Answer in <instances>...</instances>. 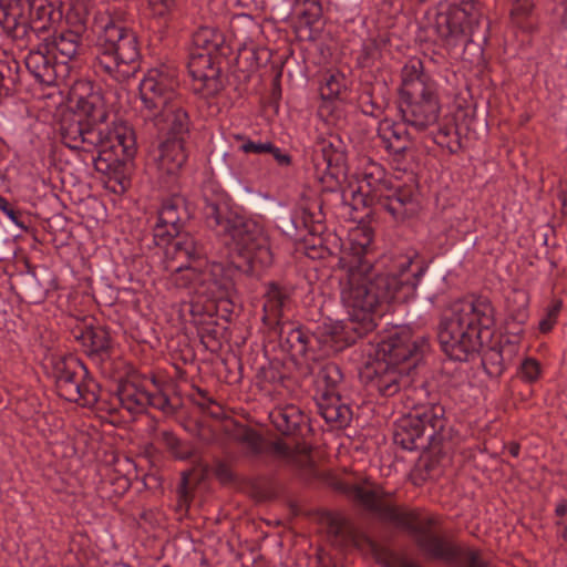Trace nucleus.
Returning <instances> with one entry per match:
<instances>
[{
    "instance_id": "obj_58",
    "label": "nucleus",
    "mask_w": 567,
    "mask_h": 567,
    "mask_svg": "<svg viewBox=\"0 0 567 567\" xmlns=\"http://www.w3.org/2000/svg\"><path fill=\"white\" fill-rule=\"evenodd\" d=\"M28 2H33V0H28ZM45 2H61V0H44Z\"/></svg>"
},
{
    "instance_id": "obj_34",
    "label": "nucleus",
    "mask_w": 567,
    "mask_h": 567,
    "mask_svg": "<svg viewBox=\"0 0 567 567\" xmlns=\"http://www.w3.org/2000/svg\"><path fill=\"white\" fill-rule=\"evenodd\" d=\"M189 75L192 76L194 92L204 97L216 96L225 87V80L221 72L219 74L196 73Z\"/></svg>"
},
{
    "instance_id": "obj_42",
    "label": "nucleus",
    "mask_w": 567,
    "mask_h": 567,
    "mask_svg": "<svg viewBox=\"0 0 567 567\" xmlns=\"http://www.w3.org/2000/svg\"><path fill=\"white\" fill-rule=\"evenodd\" d=\"M344 87L343 78L339 74H328L320 85V95L323 100H333Z\"/></svg>"
},
{
    "instance_id": "obj_47",
    "label": "nucleus",
    "mask_w": 567,
    "mask_h": 567,
    "mask_svg": "<svg viewBox=\"0 0 567 567\" xmlns=\"http://www.w3.org/2000/svg\"><path fill=\"white\" fill-rule=\"evenodd\" d=\"M0 210L18 227L27 229L22 214L17 210L4 197L0 196Z\"/></svg>"
},
{
    "instance_id": "obj_25",
    "label": "nucleus",
    "mask_w": 567,
    "mask_h": 567,
    "mask_svg": "<svg viewBox=\"0 0 567 567\" xmlns=\"http://www.w3.org/2000/svg\"><path fill=\"white\" fill-rule=\"evenodd\" d=\"M48 38L52 54L61 58L58 63H63L62 70L66 74L69 71L68 61L74 60L83 49L82 35L78 31L64 30L53 35L49 33Z\"/></svg>"
},
{
    "instance_id": "obj_35",
    "label": "nucleus",
    "mask_w": 567,
    "mask_h": 567,
    "mask_svg": "<svg viewBox=\"0 0 567 567\" xmlns=\"http://www.w3.org/2000/svg\"><path fill=\"white\" fill-rule=\"evenodd\" d=\"M287 299V293L279 286L270 284L265 293L264 320L278 321Z\"/></svg>"
},
{
    "instance_id": "obj_6",
    "label": "nucleus",
    "mask_w": 567,
    "mask_h": 567,
    "mask_svg": "<svg viewBox=\"0 0 567 567\" xmlns=\"http://www.w3.org/2000/svg\"><path fill=\"white\" fill-rule=\"evenodd\" d=\"M125 19L120 6L109 4L94 13L92 24L96 35L94 71L120 83L133 78L140 68L137 37Z\"/></svg>"
},
{
    "instance_id": "obj_23",
    "label": "nucleus",
    "mask_w": 567,
    "mask_h": 567,
    "mask_svg": "<svg viewBox=\"0 0 567 567\" xmlns=\"http://www.w3.org/2000/svg\"><path fill=\"white\" fill-rule=\"evenodd\" d=\"M378 136L394 161L402 162L410 150L411 142L406 128L399 123L383 120L379 123Z\"/></svg>"
},
{
    "instance_id": "obj_16",
    "label": "nucleus",
    "mask_w": 567,
    "mask_h": 567,
    "mask_svg": "<svg viewBox=\"0 0 567 567\" xmlns=\"http://www.w3.org/2000/svg\"><path fill=\"white\" fill-rule=\"evenodd\" d=\"M143 130L156 138L187 140L190 120L182 102L140 115Z\"/></svg>"
},
{
    "instance_id": "obj_39",
    "label": "nucleus",
    "mask_w": 567,
    "mask_h": 567,
    "mask_svg": "<svg viewBox=\"0 0 567 567\" xmlns=\"http://www.w3.org/2000/svg\"><path fill=\"white\" fill-rule=\"evenodd\" d=\"M235 440L251 454H258L262 451V437L252 429L245 426L239 427L235 433Z\"/></svg>"
},
{
    "instance_id": "obj_26",
    "label": "nucleus",
    "mask_w": 567,
    "mask_h": 567,
    "mask_svg": "<svg viewBox=\"0 0 567 567\" xmlns=\"http://www.w3.org/2000/svg\"><path fill=\"white\" fill-rule=\"evenodd\" d=\"M528 293L524 290H514L506 299V326L509 332L519 334L523 324L528 319Z\"/></svg>"
},
{
    "instance_id": "obj_43",
    "label": "nucleus",
    "mask_w": 567,
    "mask_h": 567,
    "mask_svg": "<svg viewBox=\"0 0 567 567\" xmlns=\"http://www.w3.org/2000/svg\"><path fill=\"white\" fill-rule=\"evenodd\" d=\"M563 301L560 299H553L546 308L545 317L539 321V330L544 333L549 332L557 322L558 315L561 310Z\"/></svg>"
},
{
    "instance_id": "obj_28",
    "label": "nucleus",
    "mask_w": 567,
    "mask_h": 567,
    "mask_svg": "<svg viewBox=\"0 0 567 567\" xmlns=\"http://www.w3.org/2000/svg\"><path fill=\"white\" fill-rule=\"evenodd\" d=\"M117 398L123 409L137 414L148 406L150 391L135 382H125L118 386Z\"/></svg>"
},
{
    "instance_id": "obj_10",
    "label": "nucleus",
    "mask_w": 567,
    "mask_h": 567,
    "mask_svg": "<svg viewBox=\"0 0 567 567\" xmlns=\"http://www.w3.org/2000/svg\"><path fill=\"white\" fill-rule=\"evenodd\" d=\"M51 375L62 399L92 408L99 400L100 385L81 360L73 355L52 359Z\"/></svg>"
},
{
    "instance_id": "obj_41",
    "label": "nucleus",
    "mask_w": 567,
    "mask_h": 567,
    "mask_svg": "<svg viewBox=\"0 0 567 567\" xmlns=\"http://www.w3.org/2000/svg\"><path fill=\"white\" fill-rule=\"evenodd\" d=\"M176 7V0H147V8L153 18L169 21Z\"/></svg>"
},
{
    "instance_id": "obj_59",
    "label": "nucleus",
    "mask_w": 567,
    "mask_h": 567,
    "mask_svg": "<svg viewBox=\"0 0 567 567\" xmlns=\"http://www.w3.org/2000/svg\"><path fill=\"white\" fill-rule=\"evenodd\" d=\"M80 21H81V23H83V24H84V23H85V17H82V18L80 19Z\"/></svg>"
},
{
    "instance_id": "obj_20",
    "label": "nucleus",
    "mask_w": 567,
    "mask_h": 567,
    "mask_svg": "<svg viewBox=\"0 0 567 567\" xmlns=\"http://www.w3.org/2000/svg\"><path fill=\"white\" fill-rule=\"evenodd\" d=\"M187 212L184 207V199L173 196L163 202L158 210L156 223L153 226L154 241L157 246L171 243L174 236L182 233L184 219Z\"/></svg>"
},
{
    "instance_id": "obj_15",
    "label": "nucleus",
    "mask_w": 567,
    "mask_h": 567,
    "mask_svg": "<svg viewBox=\"0 0 567 567\" xmlns=\"http://www.w3.org/2000/svg\"><path fill=\"white\" fill-rule=\"evenodd\" d=\"M60 132L63 144L70 150L90 153L94 161H110V157H104L106 147L112 146L105 127L91 125L81 116L72 115L62 121Z\"/></svg>"
},
{
    "instance_id": "obj_11",
    "label": "nucleus",
    "mask_w": 567,
    "mask_h": 567,
    "mask_svg": "<svg viewBox=\"0 0 567 567\" xmlns=\"http://www.w3.org/2000/svg\"><path fill=\"white\" fill-rule=\"evenodd\" d=\"M384 171L372 165L360 182V192H365L381 210L388 213L393 220L401 221L412 216L416 210L413 192L406 186H392L384 178Z\"/></svg>"
},
{
    "instance_id": "obj_53",
    "label": "nucleus",
    "mask_w": 567,
    "mask_h": 567,
    "mask_svg": "<svg viewBox=\"0 0 567 567\" xmlns=\"http://www.w3.org/2000/svg\"><path fill=\"white\" fill-rule=\"evenodd\" d=\"M240 55H246L247 59H251L254 60L255 62L250 64L251 69L254 68H257L258 66V62L256 60V51L255 49H245Z\"/></svg>"
},
{
    "instance_id": "obj_36",
    "label": "nucleus",
    "mask_w": 567,
    "mask_h": 567,
    "mask_svg": "<svg viewBox=\"0 0 567 567\" xmlns=\"http://www.w3.org/2000/svg\"><path fill=\"white\" fill-rule=\"evenodd\" d=\"M193 42L198 49L203 50L202 53L214 55L221 50L225 39L219 31L209 27H202L194 33Z\"/></svg>"
},
{
    "instance_id": "obj_57",
    "label": "nucleus",
    "mask_w": 567,
    "mask_h": 567,
    "mask_svg": "<svg viewBox=\"0 0 567 567\" xmlns=\"http://www.w3.org/2000/svg\"><path fill=\"white\" fill-rule=\"evenodd\" d=\"M509 452H511V454H512L513 456H518L519 446H518V445H514V446H512V447H511V450H509Z\"/></svg>"
},
{
    "instance_id": "obj_14",
    "label": "nucleus",
    "mask_w": 567,
    "mask_h": 567,
    "mask_svg": "<svg viewBox=\"0 0 567 567\" xmlns=\"http://www.w3.org/2000/svg\"><path fill=\"white\" fill-rule=\"evenodd\" d=\"M177 71L168 65H161L147 71L138 85L142 106L140 115L163 109L179 100Z\"/></svg>"
},
{
    "instance_id": "obj_48",
    "label": "nucleus",
    "mask_w": 567,
    "mask_h": 567,
    "mask_svg": "<svg viewBox=\"0 0 567 567\" xmlns=\"http://www.w3.org/2000/svg\"><path fill=\"white\" fill-rule=\"evenodd\" d=\"M215 475L223 483H229L235 480L230 465L224 461H217L215 463Z\"/></svg>"
},
{
    "instance_id": "obj_55",
    "label": "nucleus",
    "mask_w": 567,
    "mask_h": 567,
    "mask_svg": "<svg viewBox=\"0 0 567 567\" xmlns=\"http://www.w3.org/2000/svg\"><path fill=\"white\" fill-rule=\"evenodd\" d=\"M447 148L451 154H455L460 151L461 144H460V142L456 141L454 143L449 144Z\"/></svg>"
},
{
    "instance_id": "obj_3",
    "label": "nucleus",
    "mask_w": 567,
    "mask_h": 567,
    "mask_svg": "<svg viewBox=\"0 0 567 567\" xmlns=\"http://www.w3.org/2000/svg\"><path fill=\"white\" fill-rule=\"evenodd\" d=\"M203 215L206 226L228 247L234 257L241 258L248 269L269 267L274 254L265 227L257 220L230 209L228 195L207 183L203 187Z\"/></svg>"
},
{
    "instance_id": "obj_54",
    "label": "nucleus",
    "mask_w": 567,
    "mask_h": 567,
    "mask_svg": "<svg viewBox=\"0 0 567 567\" xmlns=\"http://www.w3.org/2000/svg\"><path fill=\"white\" fill-rule=\"evenodd\" d=\"M310 10H311V14L313 17H318L321 13V8H320L319 3L316 1L312 2Z\"/></svg>"
},
{
    "instance_id": "obj_40",
    "label": "nucleus",
    "mask_w": 567,
    "mask_h": 567,
    "mask_svg": "<svg viewBox=\"0 0 567 567\" xmlns=\"http://www.w3.org/2000/svg\"><path fill=\"white\" fill-rule=\"evenodd\" d=\"M483 365L489 375H502L503 372L506 370L503 349L491 348L483 357Z\"/></svg>"
},
{
    "instance_id": "obj_50",
    "label": "nucleus",
    "mask_w": 567,
    "mask_h": 567,
    "mask_svg": "<svg viewBox=\"0 0 567 567\" xmlns=\"http://www.w3.org/2000/svg\"><path fill=\"white\" fill-rule=\"evenodd\" d=\"M532 0H516L512 9L513 16H528L533 10Z\"/></svg>"
},
{
    "instance_id": "obj_8",
    "label": "nucleus",
    "mask_w": 567,
    "mask_h": 567,
    "mask_svg": "<svg viewBox=\"0 0 567 567\" xmlns=\"http://www.w3.org/2000/svg\"><path fill=\"white\" fill-rule=\"evenodd\" d=\"M399 112L405 125L423 132L434 125L441 113L439 85L424 71L422 60L412 58L401 69Z\"/></svg>"
},
{
    "instance_id": "obj_27",
    "label": "nucleus",
    "mask_w": 567,
    "mask_h": 567,
    "mask_svg": "<svg viewBox=\"0 0 567 567\" xmlns=\"http://www.w3.org/2000/svg\"><path fill=\"white\" fill-rule=\"evenodd\" d=\"M269 417L274 426L285 435H295L307 421L301 410L293 404L275 408Z\"/></svg>"
},
{
    "instance_id": "obj_17",
    "label": "nucleus",
    "mask_w": 567,
    "mask_h": 567,
    "mask_svg": "<svg viewBox=\"0 0 567 567\" xmlns=\"http://www.w3.org/2000/svg\"><path fill=\"white\" fill-rule=\"evenodd\" d=\"M313 166L316 175L321 182L347 175V147L338 135H329L318 140L313 152Z\"/></svg>"
},
{
    "instance_id": "obj_7",
    "label": "nucleus",
    "mask_w": 567,
    "mask_h": 567,
    "mask_svg": "<svg viewBox=\"0 0 567 567\" xmlns=\"http://www.w3.org/2000/svg\"><path fill=\"white\" fill-rule=\"evenodd\" d=\"M496 322V311L486 296L470 295L452 306V313L442 320L439 340L443 351L455 361H467L484 344L485 334Z\"/></svg>"
},
{
    "instance_id": "obj_52",
    "label": "nucleus",
    "mask_w": 567,
    "mask_h": 567,
    "mask_svg": "<svg viewBox=\"0 0 567 567\" xmlns=\"http://www.w3.org/2000/svg\"><path fill=\"white\" fill-rule=\"evenodd\" d=\"M556 525L558 535L567 542V519H558Z\"/></svg>"
},
{
    "instance_id": "obj_44",
    "label": "nucleus",
    "mask_w": 567,
    "mask_h": 567,
    "mask_svg": "<svg viewBox=\"0 0 567 567\" xmlns=\"http://www.w3.org/2000/svg\"><path fill=\"white\" fill-rule=\"evenodd\" d=\"M542 373L540 363L534 358H526L519 368V375L523 381L533 383L538 380Z\"/></svg>"
},
{
    "instance_id": "obj_38",
    "label": "nucleus",
    "mask_w": 567,
    "mask_h": 567,
    "mask_svg": "<svg viewBox=\"0 0 567 567\" xmlns=\"http://www.w3.org/2000/svg\"><path fill=\"white\" fill-rule=\"evenodd\" d=\"M161 440L165 444L166 449L178 460H188L193 457L195 453L190 445L182 442L169 431H163L161 433Z\"/></svg>"
},
{
    "instance_id": "obj_22",
    "label": "nucleus",
    "mask_w": 567,
    "mask_h": 567,
    "mask_svg": "<svg viewBox=\"0 0 567 567\" xmlns=\"http://www.w3.org/2000/svg\"><path fill=\"white\" fill-rule=\"evenodd\" d=\"M271 452L286 464L295 467L302 478L308 481L318 477L319 474L308 445L298 443L292 446L288 442L279 440L272 443Z\"/></svg>"
},
{
    "instance_id": "obj_37",
    "label": "nucleus",
    "mask_w": 567,
    "mask_h": 567,
    "mask_svg": "<svg viewBox=\"0 0 567 567\" xmlns=\"http://www.w3.org/2000/svg\"><path fill=\"white\" fill-rule=\"evenodd\" d=\"M189 74L221 72L220 61L209 53H193L188 62Z\"/></svg>"
},
{
    "instance_id": "obj_33",
    "label": "nucleus",
    "mask_w": 567,
    "mask_h": 567,
    "mask_svg": "<svg viewBox=\"0 0 567 567\" xmlns=\"http://www.w3.org/2000/svg\"><path fill=\"white\" fill-rule=\"evenodd\" d=\"M280 342L292 357H303L310 347L311 336L301 328L293 327L288 331H280Z\"/></svg>"
},
{
    "instance_id": "obj_49",
    "label": "nucleus",
    "mask_w": 567,
    "mask_h": 567,
    "mask_svg": "<svg viewBox=\"0 0 567 567\" xmlns=\"http://www.w3.org/2000/svg\"><path fill=\"white\" fill-rule=\"evenodd\" d=\"M267 153L271 154L280 166H289L291 164V156L282 152L274 143H270V150Z\"/></svg>"
},
{
    "instance_id": "obj_32",
    "label": "nucleus",
    "mask_w": 567,
    "mask_h": 567,
    "mask_svg": "<svg viewBox=\"0 0 567 567\" xmlns=\"http://www.w3.org/2000/svg\"><path fill=\"white\" fill-rule=\"evenodd\" d=\"M312 221V216L302 209L280 217L278 227L286 236L295 238L305 233H312L315 230L311 226Z\"/></svg>"
},
{
    "instance_id": "obj_45",
    "label": "nucleus",
    "mask_w": 567,
    "mask_h": 567,
    "mask_svg": "<svg viewBox=\"0 0 567 567\" xmlns=\"http://www.w3.org/2000/svg\"><path fill=\"white\" fill-rule=\"evenodd\" d=\"M199 394L202 395V400L197 404L205 414L214 420H223L226 416L225 410L219 403L206 396L202 391H199Z\"/></svg>"
},
{
    "instance_id": "obj_30",
    "label": "nucleus",
    "mask_w": 567,
    "mask_h": 567,
    "mask_svg": "<svg viewBox=\"0 0 567 567\" xmlns=\"http://www.w3.org/2000/svg\"><path fill=\"white\" fill-rule=\"evenodd\" d=\"M28 10V0H0V25L9 35L11 31H20L25 21V12Z\"/></svg>"
},
{
    "instance_id": "obj_1",
    "label": "nucleus",
    "mask_w": 567,
    "mask_h": 567,
    "mask_svg": "<svg viewBox=\"0 0 567 567\" xmlns=\"http://www.w3.org/2000/svg\"><path fill=\"white\" fill-rule=\"evenodd\" d=\"M398 268V274L377 275L369 261L355 258L349 262L339 280L349 319L320 326L318 331L326 342H354L377 328V315L384 303L405 302L414 297L425 268L414 265L411 258H404Z\"/></svg>"
},
{
    "instance_id": "obj_18",
    "label": "nucleus",
    "mask_w": 567,
    "mask_h": 567,
    "mask_svg": "<svg viewBox=\"0 0 567 567\" xmlns=\"http://www.w3.org/2000/svg\"><path fill=\"white\" fill-rule=\"evenodd\" d=\"M25 21L19 32L11 31L9 35L16 40L32 42V38L43 39L51 33L55 22L62 18L61 2H45L33 0L28 2V10L24 13ZM18 27H21L20 24Z\"/></svg>"
},
{
    "instance_id": "obj_2",
    "label": "nucleus",
    "mask_w": 567,
    "mask_h": 567,
    "mask_svg": "<svg viewBox=\"0 0 567 567\" xmlns=\"http://www.w3.org/2000/svg\"><path fill=\"white\" fill-rule=\"evenodd\" d=\"M336 488L380 522L408 533L425 556L458 567H487L477 550L437 534L434 517L424 516L417 507L398 503L396 492L386 491L368 478L361 483L341 481Z\"/></svg>"
},
{
    "instance_id": "obj_9",
    "label": "nucleus",
    "mask_w": 567,
    "mask_h": 567,
    "mask_svg": "<svg viewBox=\"0 0 567 567\" xmlns=\"http://www.w3.org/2000/svg\"><path fill=\"white\" fill-rule=\"evenodd\" d=\"M445 408L441 403L415 406L394 423V443L408 451L435 447L450 439Z\"/></svg>"
},
{
    "instance_id": "obj_5",
    "label": "nucleus",
    "mask_w": 567,
    "mask_h": 567,
    "mask_svg": "<svg viewBox=\"0 0 567 567\" xmlns=\"http://www.w3.org/2000/svg\"><path fill=\"white\" fill-rule=\"evenodd\" d=\"M166 255L179 265L172 271L169 284L189 296L205 300H223L233 289V280L219 262H208L205 244L189 233H179L168 243Z\"/></svg>"
},
{
    "instance_id": "obj_31",
    "label": "nucleus",
    "mask_w": 567,
    "mask_h": 567,
    "mask_svg": "<svg viewBox=\"0 0 567 567\" xmlns=\"http://www.w3.org/2000/svg\"><path fill=\"white\" fill-rule=\"evenodd\" d=\"M107 128V126H105ZM106 132L110 134V144H112L111 147H106V153L109 151H113L117 153V150L120 148L123 156L126 158L133 157L136 152V140L134 131L125 125L120 124L116 125L114 128V132H110L106 130ZM107 154L104 155L106 157Z\"/></svg>"
},
{
    "instance_id": "obj_12",
    "label": "nucleus",
    "mask_w": 567,
    "mask_h": 567,
    "mask_svg": "<svg viewBox=\"0 0 567 567\" xmlns=\"http://www.w3.org/2000/svg\"><path fill=\"white\" fill-rule=\"evenodd\" d=\"M343 373L334 362L322 364L315 377L316 402L320 415L327 423L343 427L352 419L350 406L342 402L340 388Z\"/></svg>"
},
{
    "instance_id": "obj_51",
    "label": "nucleus",
    "mask_w": 567,
    "mask_h": 567,
    "mask_svg": "<svg viewBox=\"0 0 567 567\" xmlns=\"http://www.w3.org/2000/svg\"><path fill=\"white\" fill-rule=\"evenodd\" d=\"M169 405V400L166 395L162 393H151L150 392V403L148 406H153L155 409L165 411Z\"/></svg>"
},
{
    "instance_id": "obj_13",
    "label": "nucleus",
    "mask_w": 567,
    "mask_h": 567,
    "mask_svg": "<svg viewBox=\"0 0 567 567\" xmlns=\"http://www.w3.org/2000/svg\"><path fill=\"white\" fill-rule=\"evenodd\" d=\"M481 17L477 1L461 0L458 4H451L446 11L439 12L433 27L446 48H455L473 34Z\"/></svg>"
},
{
    "instance_id": "obj_21",
    "label": "nucleus",
    "mask_w": 567,
    "mask_h": 567,
    "mask_svg": "<svg viewBox=\"0 0 567 567\" xmlns=\"http://www.w3.org/2000/svg\"><path fill=\"white\" fill-rule=\"evenodd\" d=\"M152 159L163 175H176L187 161V140L157 138Z\"/></svg>"
},
{
    "instance_id": "obj_19",
    "label": "nucleus",
    "mask_w": 567,
    "mask_h": 567,
    "mask_svg": "<svg viewBox=\"0 0 567 567\" xmlns=\"http://www.w3.org/2000/svg\"><path fill=\"white\" fill-rule=\"evenodd\" d=\"M37 40L39 43L24 58L25 66L40 84L54 85L60 78L66 76L62 70L63 63L53 62L58 56L52 54L48 37Z\"/></svg>"
},
{
    "instance_id": "obj_46",
    "label": "nucleus",
    "mask_w": 567,
    "mask_h": 567,
    "mask_svg": "<svg viewBox=\"0 0 567 567\" xmlns=\"http://www.w3.org/2000/svg\"><path fill=\"white\" fill-rule=\"evenodd\" d=\"M235 138L237 141H243L244 143L239 146V150L245 153V154H250V153H254V154H264V153H267L269 150H270V143L269 141L267 142H255V141H251V140H248L246 138L244 135L241 134H237L235 135Z\"/></svg>"
},
{
    "instance_id": "obj_4",
    "label": "nucleus",
    "mask_w": 567,
    "mask_h": 567,
    "mask_svg": "<svg viewBox=\"0 0 567 567\" xmlns=\"http://www.w3.org/2000/svg\"><path fill=\"white\" fill-rule=\"evenodd\" d=\"M427 350L425 337L413 338L409 329L402 328L379 342L377 359L365 364L361 379L371 393L393 396L411 385L412 374Z\"/></svg>"
},
{
    "instance_id": "obj_29",
    "label": "nucleus",
    "mask_w": 567,
    "mask_h": 567,
    "mask_svg": "<svg viewBox=\"0 0 567 567\" xmlns=\"http://www.w3.org/2000/svg\"><path fill=\"white\" fill-rule=\"evenodd\" d=\"M73 116H81L85 123H90L91 125L105 127L107 111L102 97L96 93H92L85 97L79 99L76 113H74Z\"/></svg>"
},
{
    "instance_id": "obj_24",
    "label": "nucleus",
    "mask_w": 567,
    "mask_h": 567,
    "mask_svg": "<svg viewBox=\"0 0 567 567\" xmlns=\"http://www.w3.org/2000/svg\"><path fill=\"white\" fill-rule=\"evenodd\" d=\"M73 334L89 357L102 360L109 354L111 338L104 327H85L74 330Z\"/></svg>"
},
{
    "instance_id": "obj_56",
    "label": "nucleus",
    "mask_w": 567,
    "mask_h": 567,
    "mask_svg": "<svg viewBox=\"0 0 567 567\" xmlns=\"http://www.w3.org/2000/svg\"><path fill=\"white\" fill-rule=\"evenodd\" d=\"M239 259H240V260H241V262H243V267H245V271H250V272H252V271L257 270L258 268H261L260 266H255V268H254L252 270H250V269H248V267H247V265L244 262V260H243L241 258H239ZM238 268H241V265H238Z\"/></svg>"
}]
</instances>
